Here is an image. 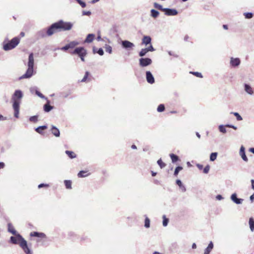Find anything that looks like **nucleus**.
I'll use <instances>...</instances> for the list:
<instances>
[{"label":"nucleus","mask_w":254,"mask_h":254,"mask_svg":"<svg viewBox=\"0 0 254 254\" xmlns=\"http://www.w3.org/2000/svg\"><path fill=\"white\" fill-rule=\"evenodd\" d=\"M151 14L153 17L156 18L158 16L159 13L156 10L152 9L151 10Z\"/></svg>","instance_id":"obj_32"},{"label":"nucleus","mask_w":254,"mask_h":254,"mask_svg":"<svg viewBox=\"0 0 254 254\" xmlns=\"http://www.w3.org/2000/svg\"><path fill=\"white\" fill-rule=\"evenodd\" d=\"M8 231L10 233H11L12 234L14 235H16V231L15 230L14 227L12 226V225L11 223L8 224Z\"/></svg>","instance_id":"obj_21"},{"label":"nucleus","mask_w":254,"mask_h":254,"mask_svg":"<svg viewBox=\"0 0 254 254\" xmlns=\"http://www.w3.org/2000/svg\"><path fill=\"white\" fill-rule=\"evenodd\" d=\"M82 7L84 8L85 7H86V3L82 1V0H75Z\"/></svg>","instance_id":"obj_43"},{"label":"nucleus","mask_w":254,"mask_h":254,"mask_svg":"<svg viewBox=\"0 0 254 254\" xmlns=\"http://www.w3.org/2000/svg\"><path fill=\"white\" fill-rule=\"evenodd\" d=\"M157 163L161 169L164 168L166 166V164L163 162L161 159H160L157 161Z\"/></svg>","instance_id":"obj_33"},{"label":"nucleus","mask_w":254,"mask_h":254,"mask_svg":"<svg viewBox=\"0 0 254 254\" xmlns=\"http://www.w3.org/2000/svg\"><path fill=\"white\" fill-rule=\"evenodd\" d=\"M151 63L152 60L149 58H141L139 59V64L142 67L149 65Z\"/></svg>","instance_id":"obj_8"},{"label":"nucleus","mask_w":254,"mask_h":254,"mask_svg":"<svg viewBox=\"0 0 254 254\" xmlns=\"http://www.w3.org/2000/svg\"><path fill=\"white\" fill-rule=\"evenodd\" d=\"M183 169V167H181V166H178L177 167L175 170V172H174V176H175L176 177H177L178 175V173L179 172L181 171Z\"/></svg>","instance_id":"obj_36"},{"label":"nucleus","mask_w":254,"mask_h":254,"mask_svg":"<svg viewBox=\"0 0 254 254\" xmlns=\"http://www.w3.org/2000/svg\"><path fill=\"white\" fill-rule=\"evenodd\" d=\"M28 66V67L26 73L20 77V79L29 78L33 74L34 66V57L33 53H31L29 56Z\"/></svg>","instance_id":"obj_3"},{"label":"nucleus","mask_w":254,"mask_h":254,"mask_svg":"<svg viewBox=\"0 0 254 254\" xmlns=\"http://www.w3.org/2000/svg\"><path fill=\"white\" fill-rule=\"evenodd\" d=\"M245 16L246 18L250 19L253 17V14L252 13L248 12L245 13Z\"/></svg>","instance_id":"obj_44"},{"label":"nucleus","mask_w":254,"mask_h":254,"mask_svg":"<svg viewBox=\"0 0 254 254\" xmlns=\"http://www.w3.org/2000/svg\"><path fill=\"white\" fill-rule=\"evenodd\" d=\"M223 28H224L225 29H226V30H227V29H228V26H227V25H223Z\"/></svg>","instance_id":"obj_63"},{"label":"nucleus","mask_w":254,"mask_h":254,"mask_svg":"<svg viewBox=\"0 0 254 254\" xmlns=\"http://www.w3.org/2000/svg\"><path fill=\"white\" fill-rule=\"evenodd\" d=\"M65 153L71 159L74 158L76 157V155L75 154V153L71 151L66 150Z\"/></svg>","instance_id":"obj_26"},{"label":"nucleus","mask_w":254,"mask_h":254,"mask_svg":"<svg viewBox=\"0 0 254 254\" xmlns=\"http://www.w3.org/2000/svg\"><path fill=\"white\" fill-rule=\"evenodd\" d=\"M90 13H91V12L90 11H87V12H84V14L87 15H90Z\"/></svg>","instance_id":"obj_59"},{"label":"nucleus","mask_w":254,"mask_h":254,"mask_svg":"<svg viewBox=\"0 0 254 254\" xmlns=\"http://www.w3.org/2000/svg\"><path fill=\"white\" fill-rule=\"evenodd\" d=\"M53 108V107L50 105V102L49 101L47 102V103L44 106V111L46 112H50Z\"/></svg>","instance_id":"obj_23"},{"label":"nucleus","mask_w":254,"mask_h":254,"mask_svg":"<svg viewBox=\"0 0 254 254\" xmlns=\"http://www.w3.org/2000/svg\"><path fill=\"white\" fill-rule=\"evenodd\" d=\"M101 40V36L100 35H99L97 37V40L98 41H100Z\"/></svg>","instance_id":"obj_62"},{"label":"nucleus","mask_w":254,"mask_h":254,"mask_svg":"<svg viewBox=\"0 0 254 254\" xmlns=\"http://www.w3.org/2000/svg\"><path fill=\"white\" fill-rule=\"evenodd\" d=\"M250 199L252 201L254 199V193L250 196Z\"/></svg>","instance_id":"obj_60"},{"label":"nucleus","mask_w":254,"mask_h":254,"mask_svg":"<svg viewBox=\"0 0 254 254\" xmlns=\"http://www.w3.org/2000/svg\"><path fill=\"white\" fill-rule=\"evenodd\" d=\"M236 117L237 120L239 121H242L243 120L242 117L238 113H232Z\"/></svg>","instance_id":"obj_42"},{"label":"nucleus","mask_w":254,"mask_h":254,"mask_svg":"<svg viewBox=\"0 0 254 254\" xmlns=\"http://www.w3.org/2000/svg\"><path fill=\"white\" fill-rule=\"evenodd\" d=\"M20 42V38L15 37L7 42H4L3 44V49L5 51H8L14 49Z\"/></svg>","instance_id":"obj_4"},{"label":"nucleus","mask_w":254,"mask_h":254,"mask_svg":"<svg viewBox=\"0 0 254 254\" xmlns=\"http://www.w3.org/2000/svg\"><path fill=\"white\" fill-rule=\"evenodd\" d=\"M52 133L56 137L60 136V133L59 130L55 127H53L52 128Z\"/></svg>","instance_id":"obj_24"},{"label":"nucleus","mask_w":254,"mask_h":254,"mask_svg":"<svg viewBox=\"0 0 254 254\" xmlns=\"http://www.w3.org/2000/svg\"><path fill=\"white\" fill-rule=\"evenodd\" d=\"M154 6L155 8L158 9L162 11H163V9L165 8H163V7L161 5H160L156 2H155L154 3Z\"/></svg>","instance_id":"obj_35"},{"label":"nucleus","mask_w":254,"mask_h":254,"mask_svg":"<svg viewBox=\"0 0 254 254\" xmlns=\"http://www.w3.org/2000/svg\"><path fill=\"white\" fill-rule=\"evenodd\" d=\"M230 64L233 66H238L240 64V60L239 58H231Z\"/></svg>","instance_id":"obj_16"},{"label":"nucleus","mask_w":254,"mask_h":254,"mask_svg":"<svg viewBox=\"0 0 254 254\" xmlns=\"http://www.w3.org/2000/svg\"><path fill=\"white\" fill-rule=\"evenodd\" d=\"M49 187V185L48 184H41L39 185L38 188L40 189V188H43V187L48 188Z\"/></svg>","instance_id":"obj_48"},{"label":"nucleus","mask_w":254,"mask_h":254,"mask_svg":"<svg viewBox=\"0 0 254 254\" xmlns=\"http://www.w3.org/2000/svg\"><path fill=\"white\" fill-rule=\"evenodd\" d=\"M165 110V106L163 104H160L157 108L158 112H162Z\"/></svg>","instance_id":"obj_37"},{"label":"nucleus","mask_w":254,"mask_h":254,"mask_svg":"<svg viewBox=\"0 0 254 254\" xmlns=\"http://www.w3.org/2000/svg\"><path fill=\"white\" fill-rule=\"evenodd\" d=\"M146 80L149 83L153 84L154 83V81H155L154 78L152 74H151V73L150 71H146Z\"/></svg>","instance_id":"obj_12"},{"label":"nucleus","mask_w":254,"mask_h":254,"mask_svg":"<svg viewBox=\"0 0 254 254\" xmlns=\"http://www.w3.org/2000/svg\"><path fill=\"white\" fill-rule=\"evenodd\" d=\"M5 164L3 162H0V169H2L4 167Z\"/></svg>","instance_id":"obj_53"},{"label":"nucleus","mask_w":254,"mask_h":254,"mask_svg":"<svg viewBox=\"0 0 254 254\" xmlns=\"http://www.w3.org/2000/svg\"><path fill=\"white\" fill-rule=\"evenodd\" d=\"M213 248V244L212 242H210L207 248L205 250L204 254H209Z\"/></svg>","instance_id":"obj_20"},{"label":"nucleus","mask_w":254,"mask_h":254,"mask_svg":"<svg viewBox=\"0 0 254 254\" xmlns=\"http://www.w3.org/2000/svg\"><path fill=\"white\" fill-rule=\"evenodd\" d=\"M246 91L250 94H252L253 93V91L252 88L248 84H245V86Z\"/></svg>","instance_id":"obj_30"},{"label":"nucleus","mask_w":254,"mask_h":254,"mask_svg":"<svg viewBox=\"0 0 254 254\" xmlns=\"http://www.w3.org/2000/svg\"><path fill=\"white\" fill-rule=\"evenodd\" d=\"M22 97V92L20 90H16L13 94L12 98V101H14V99L18 100L19 101H20Z\"/></svg>","instance_id":"obj_11"},{"label":"nucleus","mask_w":254,"mask_h":254,"mask_svg":"<svg viewBox=\"0 0 254 254\" xmlns=\"http://www.w3.org/2000/svg\"><path fill=\"white\" fill-rule=\"evenodd\" d=\"M94 37H95V35L94 34H89L87 35L86 39L85 40L84 42L88 43H91L93 41Z\"/></svg>","instance_id":"obj_19"},{"label":"nucleus","mask_w":254,"mask_h":254,"mask_svg":"<svg viewBox=\"0 0 254 254\" xmlns=\"http://www.w3.org/2000/svg\"><path fill=\"white\" fill-rule=\"evenodd\" d=\"M249 223L251 230L253 232L254 231V219L253 218H250Z\"/></svg>","instance_id":"obj_28"},{"label":"nucleus","mask_w":254,"mask_h":254,"mask_svg":"<svg viewBox=\"0 0 254 254\" xmlns=\"http://www.w3.org/2000/svg\"><path fill=\"white\" fill-rule=\"evenodd\" d=\"M251 183H252V188L253 190H254V180H252Z\"/></svg>","instance_id":"obj_56"},{"label":"nucleus","mask_w":254,"mask_h":254,"mask_svg":"<svg viewBox=\"0 0 254 254\" xmlns=\"http://www.w3.org/2000/svg\"><path fill=\"white\" fill-rule=\"evenodd\" d=\"M20 36L21 37H23L25 36V33L24 32H21L20 33Z\"/></svg>","instance_id":"obj_58"},{"label":"nucleus","mask_w":254,"mask_h":254,"mask_svg":"<svg viewBox=\"0 0 254 254\" xmlns=\"http://www.w3.org/2000/svg\"><path fill=\"white\" fill-rule=\"evenodd\" d=\"M37 116H32L30 118V121L33 122H36L37 121Z\"/></svg>","instance_id":"obj_47"},{"label":"nucleus","mask_w":254,"mask_h":254,"mask_svg":"<svg viewBox=\"0 0 254 254\" xmlns=\"http://www.w3.org/2000/svg\"><path fill=\"white\" fill-rule=\"evenodd\" d=\"M232 200L235 202L236 204H241L243 199L241 198H238L237 197V194L236 193H234L231 195Z\"/></svg>","instance_id":"obj_15"},{"label":"nucleus","mask_w":254,"mask_h":254,"mask_svg":"<svg viewBox=\"0 0 254 254\" xmlns=\"http://www.w3.org/2000/svg\"><path fill=\"white\" fill-rule=\"evenodd\" d=\"M20 102V101L18 100L14 99L13 101L12 106L14 111V116L17 118L18 117Z\"/></svg>","instance_id":"obj_7"},{"label":"nucleus","mask_w":254,"mask_h":254,"mask_svg":"<svg viewBox=\"0 0 254 254\" xmlns=\"http://www.w3.org/2000/svg\"><path fill=\"white\" fill-rule=\"evenodd\" d=\"M163 12H165V14L169 16H174L178 14V11L176 9H170L165 8L163 9Z\"/></svg>","instance_id":"obj_9"},{"label":"nucleus","mask_w":254,"mask_h":254,"mask_svg":"<svg viewBox=\"0 0 254 254\" xmlns=\"http://www.w3.org/2000/svg\"><path fill=\"white\" fill-rule=\"evenodd\" d=\"M249 151L254 154V148H250Z\"/></svg>","instance_id":"obj_57"},{"label":"nucleus","mask_w":254,"mask_h":254,"mask_svg":"<svg viewBox=\"0 0 254 254\" xmlns=\"http://www.w3.org/2000/svg\"><path fill=\"white\" fill-rule=\"evenodd\" d=\"M144 226L146 228H149L150 227V220L147 217L145 219Z\"/></svg>","instance_id":"obj_38"},{"label":"nucleus","mask_w":254,"mask_h":254,"mask_svg":"<svg viewBox=\"0 0 254 254\" xmlns=\"http://www.w3.org/2000/svg\"><path fill=\"white\" fill-rule=\"evenodd\" d=\"M226 126L227 127H229L232 128H233V129H234L235 130L237 129V127H235V126H234L233 125H226Z\"/></svg>","instance_id":"obj_52"},{"label":"nucleus","mask_w":254,"mask_h":254,"mask_svg":"<svg viewBox=\"0 0 254 254\" xmlns=\"http://www.w3.org/2000/svg\"><path fill=\"white\" fill-rule=\"evenodd\" d=\"M210 169L209 165H207L205 168L203 169V172L205 174H207L208 173Z\"/></svg>","instance_id":"obj_46"},{"label":"nucleus","mask_w":254,"mask_h":254,"mask_svg":"<svg viewBox=\"0 0 254 254\" xmlns=\"http://www.w3.org/2000/svg\"><path fill=\"white\" fill-rule=\"evenodd\" d=\"M97 53L100 56H102L104 54V51L102 48L99 49Z\"/></svg>","instance_id":"obj_49"},{"label":"nucleus","mask_w":254,"mask_h":254,"mask_svg":"<svg viewBox=\"0 0 254 254\" xmlns=\"http://www.w3.org/2000/svg\"><path fill=\"white\" fill-rule=\"evenodd\" d=\"M122 45L125 48H131L133 46V44L128 41H123Z\"/></svg>","instance_id":"obj_18"},{"label":"nucleus","mask_w":254,"mask_h":254,"mask_svg":"<svg viewBox=\"0 0 254 254\" xmlns=\"http://www.w3.org/2000/svg\"><path fill=\"white\" fill-rule=\"evenodd\" d=\"M36 94L40 97H43V96L42 95V93H41L40 92H38V91H36Z\"/></svg>","instance_id":"obj_55"},{"label":"nucleus","mask_w":254,"mask_h":254,"mask_svg":"<svg viewBox=\"0 0 254 254\" xmlns=\"http://www.w3.org/2000/svg\"><path fill=\"white\" fill-rule=\"evenodd\" d=\"M154 50L153 46L151 45L147 48L142 49L139 52V55L140 57H143L149 51H153Z\"/></svg>","instance_id":"obj_10"},{"label":"nucleus","mask_w":254,"mask_h":254,"mask_svg":"<svg viewBox=\"0 0 254 254\" xmlns=\"http://www.w3.org/2000/svg\"><path fill=\"white\" fill-rule=\"evenodd\" d=\"M72 24L69 22H64L63 20H60L51 25L47 31V34L48 36H51L55 33L69 30L72 27Z\"/></svg>","instance_id":"obj_1"},{"label":"nucleus","mask_w":254,"mask_h":254,"mask_svg":"<svg viewBox=\"0 0 254 254\" xmlns=\"http://www.w3.org/2000/svg\"><path fill=\"white\" fill-rule=\"evenodd\" d=\"M219 129L220 131H221L223 133L226 132V129L225 127L222 125H221L219 127Z\"/></svg>","instance_id":"obj_45"},{"label":"nucleus","mask_w":254,"mask_h":254,"mask_svg":"<svg viewBox=\"0 0 254 254\" xmlns=\"http://www.w3.org/2000/svg\"><path fill=\"white\" fill-rule=\"evenodd\" d=\"M190 73L192 74L193 75L196 76V77H200V78L202 77V75L201 73H200V72H190Z\"/></svg>","instance_id":"obj_40"},{"label":"nucleus","mask_w":254,"mask_h":254,"mask_svg":"<svg viewBox=\"0 0 254 254\" xmlns=\"http://www.w3.org/2000/svg\"><path fill=\"white\" fill-rule=\"evenodd\" d=\"M6 119V118L4 117L1 115H0V121H3Z\"/></svg>","instance_id":"obj_54"},{"label":"nucleus","mask_w":254,"mask_h":254,"mask_svg":"<svg viewBox=\"0 0 254 254\" xmlns=\"http://www.w3.org/2000/svg\"><path fill=\"white\" fill-rule=\"evenodd\" d=\"M170 157L173 163H175L179 160V157L173 153L170 154Z\"/></svg>","instance_id":"obj_27"},{"label":"nucleus","mask_w":254,"mask_h":254,"mask_svg":"<svg viewBox=\"0 0 254 254\" xmlns=\"http://www.w3.org/2000/svg\"><path fill=\"white\" fill-rule=\"evenodd\" d=\"M64 183L65 188L67 189H71L72 188V187H71L72 182L70 180H65L64 181Z\"/></svg>","instance_id":"obj_29"},{"label":"nucleus","mask_w":254,"mask_h":254,"mask_svg":"<svg viewBox=\"0 0 254 254\" xmlns=\"http://www.w3.org/2000/svg\"><path fill=\"white\" fill-rule=\"evenodd\" d=\"M196 166L199 170H202L203 168V165L199 164H197Z\"/></svg>","instance_id":"obj_51"},{"label":"nucleus","mask_w":254,"mask_h":254,"mask_svg":"<svg viewBox=\"0 0 254 254\" xmlns=\"http://www.w3.org/2000/svg\"><path fill=\"white\" fill-rule=\"evenodd\" d=\"M105 51L110 54L112 53V47L109 45H106V46L105 47Z\"/></svg>","instance_id":"obj_41"},{"label":"nucleus","mask_w":254,"mask_h":254,"mask_svg":"<svg viewBox=\"0 0 254 254\" xmlns=\"http://www.w3.org/2000/svg\"><path fill=\"white\" fill-rule=\"evenodd\" d=\"M196 248V245L195 243H193L192 245V249H195Z\"/></svg>","instance_id":"obj_61"},{"label":"nucleus","mask_w":254,"mask_h":254,"mask_svg":"<svg viewBox=\"0 0 254 254\" xmlns=\"http://www.w3.org/2000/svg\"><path fill=\"white\" fill-rule=\"evenodd\" d=\"M163 225L164 226H166L168 224V223L169 222V219L167 218L165 215L163 217Z\"/></svg>","instance_id":"obj_39"},{"label":"nucleus","mask_w":254,"mask_h":254,"mask_svg":"<svg viewBox=\"0 0 254 254\" xmlns=\"http://www.w3.org/2000/svg\"><path fill=\"white\" fill-rule=\"evenodd\" d=\"M152 176H155L156 175V173L153 172V171L151 172Z\"/></svg>","instance_id":"obj_64"},{"label":"nucleus","mask_w":254,"mask_h":254,"mask_svg":"<svg viewBox=\"0 0 254 254\" xmlns=\"http://www.w3.org/2000/svg\"><path fill=\"white\" fill-rule=\"evenodd\" d=\"M151 41V38L150 36H143L142 40V44L147 45V44H150Z\"/></svg>","instance_id":"obj_17"},{"label":"nucleus","mask_w":254,"mask_h":254,"mask_svg":"<svg viewBox=\"0 0 254 254\" xmlns=\"http://www.w3.org/2000/svg\"><path fill=\"white\" fill-rule=\"evenodd\" d=\"M31 237H37L41 239L45 238L46 236L43 233H39L37 232H32L30 234Z\"/></svg>","instance_id":"obj_13"},{"label":"nucleus","mask_w":254,"mask_h":254,"mask_svg":"<svg viewBox=\"0 0 254 254\" xmlns=\"http://www.w3.org/2000/svg\"><path fill=\"white\" fill-rule=\"evenodd\" d=\"M176 184L178 185L180 188L183 186L182 183L180 180H176Z\"/></svg>","instance_id":"obj_50"},{"label":"nucleus","mask_w":254,"mask_h":254,"mask_svg":"<svg viewBox=\"0 0 254 254\" xmlns=\"http://www.w3.org/2000/svg\"><path fill=\"white\" fill-rule=\"evenodd\" d=\"M68 53L71 55H76L82 62H84V58L87 55V51L83 47H77L74 50H69Z\"/></svg>","instance_id":"obj_5"},{"label":"nucleus","mask_w":254,"mask_h":254,"mask_svg":"<svg viewBox=\"0 0 254 254\" xmlns=\"http://www.w3.org/2000/svg\"><path fill=\"white\" fill-rule=\"evenodd\" d=\"M47 128V127L46 126H40L36 129V131L40 134H43V130H44L45 129H46Z\"/></svg>","instance_id":"obj_25"},{"label":"nucleus","mask_w":254,"mask_h":254,"mask_svg":"<svg viewBox=\"0 0 254 254\" xmlns=\"http://www.w3.org/2000/svg\"><path fill=\"white\" fill-rule=\"evenodd\" d=\"M217 156V152L212 153L210 156V160L211 161H214V160H216Z\"/></svg>","instance_id":"obj_34"},{"label":"nucleus","mask_w":254,"mask_h":254,"mask_svg":"<svg viewBox=\"0 0 254 254\" xmlns=\"http://www.w3.org/2000/svg\"><path fill=\"white\" fill-rule=\"evenodd\" d=\"M10 241L14 244H18L26 254H31L26 241L20 234H16V237H11Z\"/></svg>","instance_id":"obj_2"},{"label":"nucleus","mask_w":254,"mask_h":254,"mask_svg":"<svg viewBox=\"0 0 254 254\" xmlns=\"http://www.w3.org/2000/svg\"><path fill=\"white\" fill-rule=\"evenodd\" d=\"M240 154L243 160L248 162V159L245 154V148L243 146H242L240 148Z\"/></svg>","instance_id":"obj_14"},{"label":"nucleus","mask_w":254,"mask_h":254,"mask_svg":"<svg viewBox=\"0 0 254 254\" xmlns=\"http://www.w3.org/2000/svg\"><path fill=\"white\" fill-rule=\"evenodd\" d=\"M79 44V43L76 41H71L69 42L68 44L65 45L64 47L61 48V50L63 51H67L68 50H71L74 48L76 46Z\"/></svg>","instance_id":"obj_6"},{"label":"nucleus","mask_w":254,"mask_h":254,"mask_svg":"<svg viewBox=\"0 0 254 254\" xmlns=\"http://www.w3.org/2000/svg\"><path fill=\"white\" fill-rule=\"evenodd\" d=\"M89 175V174L88 173L87 171H81L78 173L77 176L79 178H83V177H87Z\"/></svg>","instance_id":"obj_22"},{"label":"nucleus","mask_w":254,"mask_h":254,"mask_svg":"<svg viewBox=\"0 0 254 254\" xmlns=\"http://www.w3.org/2000/svg\"><path fill=\"white\" fill-rule=\"evenodd\" d=\"M89 75V72L88 71H86L85 72L84 76L83 77V78L81 80V82H87V81H89L90 79H88V77Z\"/></svg>","instance_id":"obj_31"}]
</instances>
